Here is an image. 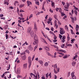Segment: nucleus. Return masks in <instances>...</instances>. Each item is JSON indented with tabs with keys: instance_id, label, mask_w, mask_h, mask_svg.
Returning a JSON list of instances; mask_svg holds the SVG:
<instances>
[{
	"instance_id": "dca6fc26",
	"label": "nucleus",
	"mask_w": 79,
	"mask_h": 79,
	"mask_svg": "<svg viewBox=\"0 0 79 79\" xmlns=\"http://www.w3.org/2000/svg\"><path fill=\"white\" fill-rule=\"evenodd\" d=\"M44 48L48 51H50V48H49L47 47V46H45L44 47Z\"/></svg>"
},
{
	"instance_id": "f8f14e48",
	"label": "nucleus",
	"mask_w": 79,
	"mask_h": 79,
	"mask_svg": "<svg viewBox=\"0 0 79 79\" xmlns=\"http://www.w3.org/2000/svg\"><path fill=\"white\" fill-rule=\"evenodd\" d=\"M55 23V25L54 27H56V29L58 28V24L56 23V20H55L54 21Z\"/></svg>"
},
{
	"instance_id": "4c0bfd02",
	"label": "nucleus",
	"mask_w": 79,
	"mask_h": 79,
	"mask_svg": "<svg viewBox=\"0 0 79 79\" xmlns=\"http://www.w3.org/2000/svg\"><path fill=\"white\" fill-rule=\"evenodd\" d=\"M49 11H50V13H52L53 12V10H52V9H51V8H50L49 9Z\"/></svg>"
},
{
	"instance_id": "3c124183",
	"label": "nucleus",
	"mask_w": 79,
	"mask_h": 79,
	"mask_svg": "<svg viewBox=\"0 0 79 79\" xmlns=\"http://www.w3.org/2000/svg\"><path fill=\"white\" fill-rule=\"evenodd\" d=\"M42 10H43L44 11H45L46 10H45V9L44 8V6H43L42 8Z\"/></svg>"
},
{
	"instance_id": "a18cd8bd",
	"label": "nucleus",
	"mask_w": 79,
	"mask_h": 79,
	"mask_svg": "<svg viewBox=\"0 0 79 79\" xmlns=\"http://www.w3.org/2000/svg\"><path fill=\"white\" fill-rule=\"evenodd\" d=\"M54 73L55 74H57L58 73V72L56 71V70L55 69H54Z\"/></svg>"
},
{
	"instance_id": "f704fd0d",
	"label": "nucleus",
	"mask_w": 79,
	"mask_h": 79,
	"mask_svg": "<svg viewBox=\"0 0 79 79\" xmlns=\"http://www.w3.org/2000/svg\"><path fill=\"white\" fill-rule=\"evenodd\" d=\"M34 78L35 79H37L38 77L37 75H35V76H34Z\"/></svg>"
},
{
	"instance_id": "6e6552de",
	"label": "nucleus",
	"mask_w": 79,
	"mask_h": 79,
	"mask_svg": "<svg viewBox=\"0 0 79 79\" xmlns=\"http://www.w3.org/2000/svg\"><path fill=\"white\" fill-rule=\"evenodd\" d=\"M27 3L28 6H29L30 5H32V2H31L30 1H27Z\"/></svg>"
},
{
	"instance_id": "f257e3e1",
	"label": "nucleus",
	"mask_w": 79,
	"mask_h": 79,
	"mask_svg": "<svg viewBox=\"0 0 79 79\" xmlns=\"http://www.w3.org/2000/svg\"><path fill=\"white\" fill-rule=\"evenodd\" d=\"M31 29H32V27H28L27 29V32L28 33H30L31 37H34V31H33L31 30Z\"/></svg>"
},
{
	"instance_id": "c756f323",
	"label": "nucleus",
	"mask_w": 79,
	"mask_h": 79,
	"mask_svg": "<svg viewBox=\"0 0 79 79\" xmlns=\"http://www.w3.org/2000/svg\"><path fill=\"white\" fill-rule=\"evenodd\" d=\"M64 9H68L69 8V7L68 6H67L66 5H65L64 6Z\"/></svg>"
},
{
	"instance_id": "aec40b11",
	"label": "nucleus",
	"mask_w": 79,
	"mask_h": 79,
	"mask_svg": "<svg viewBox=\"0 0 79 79\" xmlns=\"http://www.w3.org/2000/svg\"><path fill=\"white\" fill-rule=\"evenodd\" d=\"M76 31H78V29H79V25H76Z\"/></svg>"
},
{
	"instance_id": "58836bf2",
	"label": "nucleus",
	"mask_w": 79,
	"mask_h": 79,
	"mask_svg": "<svg viewBox=\"0 0 79 79\" xmlns=\"http://www.w3.org/2000/svg\"><path fill=\"white\" fill-rule=\"evenodd\" d=\"M61 3L62 4V5H65V4H66V3H65V2H63V1H62L61 2Z\"/></svg>"
},
{
	"instance_id": "2eb2a0df",
	"label": "nucleus",
	"mask_w": 79,
	"mask_h": 79,
	"mask_svg": "<svg viewBox=\"0 0 79 79\" xmlns=\"http://www.w3.org/2000/svg\"><path fill=\"white\" fill-rule=\"evenodd\" d=\"M22 58L23 60H25L26 59V56L25 55H24L22 57Z\"/></svg>"
},
{
	"instance_id": "603ef678",
	"label": "nucleus",
	"mask_w": 79,
	"mask_h": 79,
	"mask_svg": "<svg viewBox=\"0 0 79 79\" xmlns=\"http://www.w3.org/2000/svg\"><path fill=\"white\" fill-rule=\"evenodd\" d=\"M74 6V9L76 10H78V8H77V7H76V6Z\"/></svg>"
},
{
	"instance_id": "5701e85b",
	"label": "nucleus",
	"mask_w": 79,
	"mask_h": 79,
	"mask_svg": "<svg viewBox=\"0 0 79 79\" xmlns=\"http://www.w3.org/2000/svg\"><path fill=\"white\" fill-rule=\"evenodd\" d=\"M25 44L26 45H28V44L27 43V42L26 41L25 43L23 44L22 45V46H24Z\"/></svg>"
},
{
	"instance_id": "7c9ffc66",
	"label": "nucleus",
	"mask_w": 79,
	"mask_h": 79,
	"mask_svg": "<svg viewBox=\"0 0 79 79\" xmlns=\"http://www.w3.org/2000/svg\"><path fill=\"white\" fill-rule=\"evenodd\" d=\"M62 37H63V36L61 35L60 34L59 35V37L60 40H62Z\"/></svg>"
},
{
	"instance_id": "09e8293b",
	"label": "nucleus",
	"mask_w": 79,
	"mask_h": 79,
	"mask_svg": "<svg viewBox=\"0 0 79 79\" xmlns=\"http://www.w3.org/2000/svg\"><path fill=\"white\" fill-rule=\"evenodd\" d=\"M62 39H66V36L65 35L63 36Z\"/></svg>"
},
{
	"instance_id": "39448f33",
	"label": "nucleus",
	"mask_w": 79,
	"mask_h": 79,
	"mask_svg": "<svg viewBox=\"0 0 79 79\" xmlns=\"http://www.w3.org/2000/svg\"><path fill=\"white\" fill-rule=\"evenodd\" d=\"M34 29L35 32L36 31H37V26L36 24L35 23L34 25Z\"/></svg>"
},
{
	"instance_id": "e2e57ef3",
	"label": "nucleus",
	"mask_w": 79,
	"mask_h": 79,
	"mask_svg": "<svg viewBox=\"0 0 79 79\" xmlns=\"http://www.w3.org/2000/svg\"><path fill=\"white\" fill-rule=\"evenodd\" d=\"M74 13L75 14H76V15H77V11L75 10L74 11Z\"/></svg>"
},
{
	"instance_id": "37998d69",
	"label": "nucleus",
	"mask_w": 79,
	"mask_h": 79,
	"mask_svg": "<svg viewBox=\"0 0 79 79\" xmlns=\"http://www.w3.org/2000/svg\"><path fill=\"white\" fill-rule=\"evenodd\" d=\"M32 16H33L32 14L30 15L29 16V19H31V18H32Z\"/></svg>"
},
{
	"instance_id": "a211bd4d",
	"label": "nucleus",
	"mask_w": 79,
	"mask_h": 79,
	"mask_svg": "<svg viewBox=\"0 0 79 79\" xmlns=\"http://www.w3.org/2000/svg\"><path fill=\"white\" fill-rule=\"evenodd\" d=\"M70 18L71 19L72 22L73 23H74V18L73 17H71Z\"/></svg>"
},
{
	"instance_id": "338daca9",
	"label": "nucleus",
	"mask_w": 79,
	"mask_h": 79,
	"mask_svg": "<svg viewBox=\"0 0 79 79\" xmlns=\"http://www.w3.org/2000/svg\"><path fill=\"white\" fill-rule=\"evenodd\" d=\"M62 52H63L64 53H66V51L64 50H62Z\"/></svg>"
},
{
	"instance_id": "4be33fe9",
	"label": "nucleus",
	"mask_w": 79,
	"mask_h": 79,
	"mask_svg": "<svg viewBox=\"0 0 79 79\" xmlns=\"http://www.w3.org/2000/svg\"><path fill=\"white\" fill-rule=\"evenodd\" d=\"M52 67H53V68H57V65L56 64H55L52 65Z\"/></svg>"
},
{
	"instance_id": "0eeeda50",
	"label": "nucleus",
	"mask_w": 79,
	"mask_h": 79,
	"mask_svg": "<svg viewBox=\"0 0 79 79\" xmlns=\"http://www.w3.org/2000/svg\"><path fill=\"white\" fill-rule=\"evenodd\" d=\"M69 55H68L67 54L65 55H64V56H63L62 58H64V59H66V58H68L69 56Z\"/></svg>"
},
{
	"instance_id": "79ce46f5",
	"label": "nucleus",
	"mask_w": 79,
	"mask_h": 79,
	"mask_svg": "<svg viewBox=\"0 0 79 79\" xmlns=\"http://www.w3.org/2000/svg\"><path fill=\"white\" fill-rule=\"evenodd\" d=\"M35 3L36 5H39V2H36Z\"/></svg>"
},
{
	"instance_id": "f3484780",
	"label": "nucleus",
	"mask_w": 79,
	"mask_h": 79,
	"mask_svg": "<svg viewBox=\"0 0 79 79\" xmlns=\"http://www.w3.org/2000/svg\"><path fill=\"white\" fill-rule=\"evenodd\" d=\"M51 5L52 7H55V3L51 1Z\"/></svg>"
},
{
	"instance_id": "4468645a",
	"label": "nucleus",
	"mask_w": 79,
	"mask_h": 79,
	"mask_svg": "<svg viewBox=\"0 0 79 79\" xmlns=\"http://www.w3.org/2000/svg\"><path fill=\"white\" fill-rule=\"evenodd\" d=\"M41 40H42V41L43 42H44V43H45V44H47V43L46 42V41L45 40L43 39V38H41Z\"/></svg>"
},
{
	"instance_id": "c03bdc74",
	"label": "nucleus",
	"mask_w": 79,
	"mask_h": 79,
	"mask_svg": "<svg viewBox=\"0 0 79 79\" xmlns=\"http://www.w3.org/2000/svg\"><path fill=\"white\" fill-rule=\"evenodd\" d=\"M47 39L48 40H49V42H52V41H51V40H50V39H49L48 38V36H47Z\"/></svg>"
},
{
	"instance_id": "2f4dec72",
	"label": "nucleus",
	"mask_w": 79,
	"mask_h": 79,
	"mask_svg": "<svg viewBox=\"0 0 79 79\" xmlns=\"http://www.w3.org/2000/svg\"><path fill=\"white\" fill-rule=\"evenodd\" d=\"M65 28L67 31H68V26H67V25H65Z\"/></svg>"
},
{
	"instance_id": "bf43d9fd",
	"label": "nucleus",
	"mask_w": 79,
	"mask_h": 79,
	"mask_svg": "<svg viewBox=\"0 0 79 79\" xmlns=\"http://www.w3.org/2000/svg\"><path fill=\"white\" fill-rule=\"evenodd\" d=\"M67 46H69V47H72V44H68L67 45Z\"/></svg>"
},
{
	"instance_id": "e433bc0d",
	"label": "nucleus",
	"mask_w": 79,
	"mask_h": 79,
	"mask_svg": "<svg viewBox=\"0 0 79 79\" xmlns=\"http://www.w3.org/2000/svg\"><path fill=\"white\" fill-rule=\"evenodd\" d=\"M56 52H55L54 53V58H56Z\"/></svg>"
},
{
	"instance_id": "c9c22d12",
	"label": "nucleus",
	"mask_w": 79,
	"mask_h": 79,
	"mask_svg": "<svg viewBox=\"0 0 79 79\" xmlns=\"http://www.w3.org/2000/svg\"><path fill=\"white\" fill-rule=\"evenodd\" d=\"M72 77L73 79H76V77L75 75Z\"/></svg>"
},
{
	"instance_id": "49530a36",
	"label": "nucleus",
	"mask_w": 79,
	"mask_h": 79,
	"mask_svg": "<svg viewBox=\"0 0 79 79\" xmlns=\"http://www.w3.org/2000/svg\"><path fill=\"white\" fill-rule=\"evenodd\" d=\"M6 39H8V34H6Z\"/></svg>"
},
{
	"instance_id": "1a4fd4ad",
	"label": "nucleus",
	"mask_w": 79,
	"mask_h": 79,
	"mask_svg": "<svg viewBox=\"0 0 79 79\" xmlns=\"http://www.w3.org/2000/svg\"><path fill=\"white\" fill-rule=\"evenodd\" d=\"M49 21L48 22V24H50V23H52V18H49L48 19Z\"/></svg>"
},
{
	"instance_id": "473e14b6",
	"label": "nucleus",
	"mask_w": 79,
	"mask_h": 79,
	"mask_svg": "<svg viewBox=\"0 0 79 79\" xmlns=\"http://www.w3.org/2000/svg\"><path fill=\"white\" fill-rule=\"evenodd\" d=\"M48 55L49 56H51V57H52V58H53V55H51L50 54V53H48Z\"/></svg>"
},
{
	"instance_id": "5fc2aeb1",
	"label": "nucleus",
	"mask_w": 79,
	"mask_h": 79,
	"mask_svg": "<svg viewBox=\"0 0 79 79\" xmlns=\"http://www.w3.org/2000/svg\"><path fill=\"white\" fill-rule=\"evenodd\" d=\"M58 53H59V54H60V55H62V56H64V53H62L59 52Z\"/></svg>"
},
{
	"instance_id": "393cba45",
	"label": "nucleus",
	"mask_w": 79,
	"mask_h": 79,
	"mask_svg": "<svg viewBox=\"0 0 79 79\" xmlns=\"http://www.w3.org/2000/svg\"><path fill=\"white\" fill-rule=\"evenodd\" d=\"M48 63L45 62V63L44 64L45 66H46V67H47V66H48Z\"/></svg>"
},
{
	"instance_id": "7ed1b4c3",
	"label": "nucleus",
	"mask_w": 79,
	"mask_h": 79,
	"mask_svg": "<svg viewBox=\"0 0 79 79\" xmlns=\"http://www.w3.org/2000/svg\"><path fill=\"white\" fill-rule=\"evenodd\" d=\"M65 33V31L64 30V29L62 28H60V34H61V35H63V34H64Z\"/></svg>"
},
{
	"instance_id": "72a5a7b5",
	"label": "nucleus",
	"mask_w": 79,
	"mask_h": 79,
	"mask_svg": "<svg viewBox=\"0 0 79 79\" xmlns=\"http://www.w3.org/2000/svg\"><path fill=\"white\" fill-rule=\"evenodd\" d=\"M24 6V4H21L19 6V7L20 8H22V7H23Z\"/></svg>"
},
{
	"instance_id": "ea45409f",
	"label": "nucleus",
	"mask_w": 79,
	"mask_h": 79,
	"mask_svg": "<svg viewBox=\"0 0 79 79\" xmlns=\"http://www.w3.org/2000/svg\"><path fill=\"white\" fill-rule=\"evenodd\" d=\"M53 47H55V48H57V50H58V49H59V48L57 46H55V45H54Z\"/></svg>"
},
{
	"instance_id": "4d7b16f0",
	"label": "nucleus",
	"mask_w": 79,
	"mask_h": 79,
	"mask_svg": "<svg viewBox=\"0 0 79 79\" xmlns=\"http://www.w3.org/2000/svg\"><path fill=\"white\" fill-rule=\"evenodd\" d=\"M46 77L47 78H48V73L47 74H46Z\"/></svg>"
},
{
	"instance_id": "de8ad7c7",
	"label": "nucleus",
	"mask_w": 79,
	"mask_h": 79,
	"mask_svg": "<svg viewBox=\"0 0 79 79\" xmlns=\"http://www.w3.org/2000/svg\"><path fill=\"white\" fill-rule=\"evenodd\" d=\"M78 56L77 55H76L75 56H74L73 57V60H75V59H76L77 57Z\"/></svg>"
},
{
	"instance_id": "ddd939ff",
	"label": "nucleus",
	"mask_w": 79,
	"mask_h": 79,
	"mask_svg": "<svg viewBox=\"0 0 79 79\" xmlns=\"http://www.w3.org/2000/svg\"><path fill=\"white\" fill-rule=\"evenodd\" d=\"M38 62L39 63H40V64H41V65L42 66H43V64H44V62L42 60H39Z\"/></svg>"
},
{
	"instance_id": "0e129e2a",
	"label": "nucleus",
	"mask_w": 79,
	"mask_h": 79,
	"mask_svg": "<svg viewBox=\"0 0 79 79\" xmlns=\"http://www.w3.org/2000/svg\"><path fill=\"white\" fill-rule=\"evenodd\" d=\"M1 19H3L4 20H5V17L1 18Z\"/></svg>"
},
{
	"instance_id": "412c9836",
	"label": "nucleus",
	"mask_w": 79,
	"mask_h": 79,
	"mask_svg": "<svg viewBox=\"0 0 79 79\" xmlns=\"http://www.w3.org/2000/svg\"><path fill=\"white\" fill-rule=\"evenodd\" d=\"M76 62H73L72 63V66H74L76 64Z\"/></svg>"
},
{
	"instance_id": "6ab92c4d",
	"label": "nucleus",
	"mask_w": 79,
	"mask_h": 79,
	"mask_svg": "<svg viewBox=\"0 0 79 79\" xmlns=\"http://www.w3.org/2000/svg\"><path fill=\"white\" fill-rule=\"evenodd\" d=\"M23 67L24 69H26V68H27V64H24L23 65Z\"/></svg>"
},
{
	"instance_id": "b1692460",
	"label": "nucleus",
	"mask_w": 79,
	"mask_h": 79,
	"mask_svg": "<svg viewBox=\"0 0 79 79\" xmlns=\"http://www.w3.org/2000/svg\"><path fill=\"white\" fill-rule=\"evenodd\" d=\"M56 51L57 52H63V50L57 49Z\"/></svg>"
},
{
	"instance_id": "20e7f679",
	"label": "nucleus",
	"mask_w": 79,
	"mask_h": 79,
	"mask_svg": "<svg viewBox=\"0 0 79 79\" xmlns=\"http://www.w3.org/2000/svg\"><path fill=\"white\" fill-rule=\"evenodd\" d=\"M28 60L29 64V68H30L31 66V63L32 62V61H31V56H29L28 58Z\"/></svg>"
},
{
	"instance_id": "864d4df0",
	"label": "nucleus",
	"mask_w": 79,
	"mask_h": 79,
	"mask_svg": "<svg viewBox=\"0 0 79 79\" xmlns=\"http://www.w3.org/2000/svg\"><path fill=\"white\" fill-rule=\"evenodd\" d=\"M58 11H59L60 12V13L62 12H61V8H59V10H58Z\"/></svg>"
},
{
	"instance_id": "13d9d810",
	"label": "nucleus",
	"mask_w": 79,
	"mask_h": 79,
	"mask_svg": "<svg viewBox=\"0 0 79 79\" xmlns=\"http://www.w3.org/2000/svg\"><path fill=\"white\" fill-rule=\"evenodd\" d=\"M0 18H2V17H3V15L2 14H0Z\"/></svg>"
},
{
	"instance_id": "9b49d317",
	"label": "nucleus",
	"mask_w": 79,
	"mask_h": 79,
	"mask_svg": "<svg viewBox=\"0 0 79 79\" xmlns=\"http://www.w3.org/2000/svg\"><path fill=\"white\" fill-rule=\"evenodd\" d=\"M4 2V4H6L7 5H9V3L8 2H9V0H5Z\"/></svg>"
},
{
	"instance_id": "680f3d73",
	"label": "nucleus",
	"mask_w": 79,
	"mask_h": 79,
	"mask_svg": "<svg viewBox=\"0 0 79 79\" xmlns=\"http://www.w3.org/2000/svg\"><path fill=\"white\" fill-rule=\"evenodd\" d=\"M66 4H67V6L69 7V3L67 2L66 3Z\"/></svg>"
},
{
	"instance_id": "c85d7f7f",
	"label": "nucleus",
	"mask_w": 79,
	"mask_h": 79,
	"mask_svg": "<svg viewBox=\"0 0 79 79\" xmlns=\"http://www.w3.org/2000/svg\"><path fill=\"white\" fill-rule=\"evenodd\" d=\"M25 52H26L28 53V54H29L30 52H29V50L27 49L25 51Z\"/></svg>"
},
{
	"instance_id": "6e6d98bb",
	"label": "nucleus",
	"mask_w": 79,
	"mask_h": 79,
	"mask_svg": "<svg viewBox=\"0 0 79 79\" xmlns=\"http://www.w3.org/2000/svg\"><path fill=\"white\" fill-rule=\"evenodd\" d=\"M65 45L64 44H62V45H61V48H64V46Z\"/></svg>"
},
{
	"instance_id": "774afa93",
	"label": "nucleus",
	"mask_w": 79,
	"mask_h": 79,
	"mask_svg": "<svg viewBox=\"0 0 79 79\" xmlns=\"http://www.w3.org/2000/svg\"><path fill=\"white\" fill-rule=\"evenodd\" d=\"M41 78L42 79H45V77L43 76L41 77Z\"/></svg>"
},
{
	"instance_id": "69168bd1",
	"label": "nucleus",
	"mask_w": 79,
	"mask_h": 79,
	"mask_svg": "<svg viewBox=\"0 0 79 79\" xmlns=\"http://www.w3.org/2000/svg\"><path fill=\"white\" fill-rule=\"evenodd\" d=\"M57 16V15H55L54 16V18H55V19H56V18Z\"/></svg>"
},
{
	"instance_id": "bb28decb",
	"label": "nucleus",
	"mask_w": 79,
	"mask_h": 79,
	"mask_svg": "<svg viewBox=\"0 0 79 79\" xmlns=\"http://www.w3.org/2000/svg\"><path fill=\"white\" fill-rule=\"evenodd\" d=\"M74 72H72L71 73V76L72 77H73V76H74L75 75H74Z\"/></svg>"
},
{
	"instance_id": "a19ab883",
	"label": "nucleus",
	"mask_w": 79,
	"mask_h": 79,
	"mask_svg": "<svg viewBox=\"0 0 79 79\" xmlns=\"http://www.w3.org/2000/svg\"><path fill=\"white\" fill-rule=\"evenodd\" d=\"M67 38L68 39V40H70V37H69V34H68Z\"/></svg>"
},
{
	"instance_id": "423d86ee",
	"label": "nucleus",
	"mask_w": 79,
	"mask_h": 79,
	"mask_svg": "<svg viewBox=\"0 0 79 79\" xmlns=\"http://www.w3.org/2000/svg\"><path fill=\"white\" fill-rule=\"evenodd\" d=\"M21 69L20 68H18L17 69V73L18 74H20Z\"/></svg>"
},
{
	"instance_id": "052dcab7",
	"label": "nucleus",
	"mask_w": 79,
	"mask_h": 79,
	"mask_svg": "<svg viewBox=\"0 0 79 79\" xmlns=\"http://www.w3.org/2000/svg\"><path fill=\"white\" fill-rule=\"evenodd\" d=\"M30 75H32V76H35V74H34V73H30Z\"/></svg>"
},
{
	"instance_id": "cd10ccee",
	"label": "nucleus",
	"mask_w": 79,
	"mask_h": 79,
	"mask_svg": "<svg viewBox=\"0 0 79 79\" xmlns=\"http://www.w3.org/2000/svg\"><path fill=\"white\" fill-rule=\"evenodd\" d=\"M17 78H18H18H22V76L21 75H18L17 76Z\"/></svg>"
},
{
	"instance_id": "f03ea898",
	"label": "nucleus",
	"mask_w": 79,
	"mask_h": 79,
	"mask_svg": "<svg viewBox=\"0 0 79 79\" xmlns=\"http://www.w3.org/2000/svg\"><path fill=\"white\" fill-rule=\"evenodd\" d=\"M34 42L33 43V45H35L36 44H37V43L39 42L38 41V39H37V35H35L34 37Z\"/></svg>"
},
{
	"instance_id": "8fccbe9b",
	"label": "nucleus",
	"mask_w": 79,
	"mask_h": 79,
	"mask_svg": "<svg viewBox=\"0 0 79 79\" xmlns=\"http://www.w3.org/2000/svg\"><path fill=\"white\" fill-rule=\"evenodd\" d=\"M62 40H61V42H63L64 43V42H65V40H64V39H63L62 38Z\"/></svg>"
},
{
	"instance_id": "a878e982",
	"label": "nucleus",
	"mask_w": 79,
	"mask_h": 79,
	"mask_svg": "<svg viewBox=\"0 0 79 79\" xmlns=\"http://www.w3.org/2000/svg\"><path fill=\"white\" fill-rule=\"evenodd\" d=\"M60 13H61V16H65V15H66L65 14H64V13H63V12H61Z\"/></svg>"
},
{
	"instance_id": "9d476101",
	"label": "nucleus",
	"mask_w": 79,
	"mask_h": 79,
	"mask_svg": "<svg viewBox=\"0 0 79 79\" xmlns=\"http://www.w3.org/2000/svg\"><path fill=\"white\" fill-rule=\"evenodd\" d=\"M28 49L31 51L33 50V48L32 47L31 45H30L28 46Z\"/></svg>"
}]
</instances>
